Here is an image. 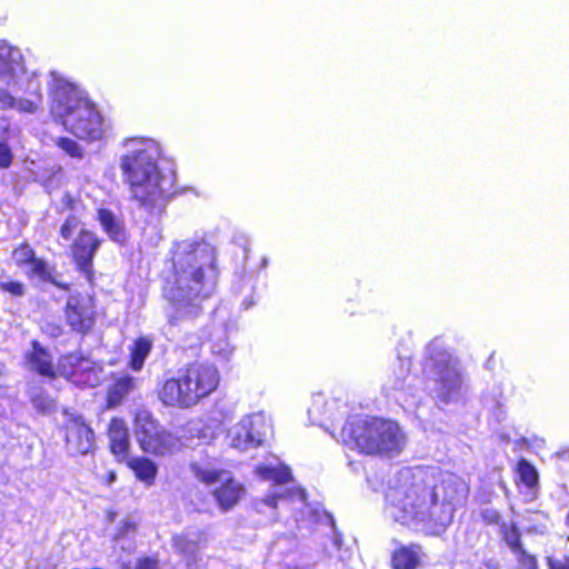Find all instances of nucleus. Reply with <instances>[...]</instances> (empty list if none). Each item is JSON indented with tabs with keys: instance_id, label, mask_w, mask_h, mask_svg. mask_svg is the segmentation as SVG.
Wrapping results in <instances>:
<instances>
[{
	"instance_id": "1",
	"label": "nucleus",
	"mask_w": 569,
	"mask_h": 569,
	"mask_svg": "<svg viewBox=\"0 0 569 569\" xmlns=\"http://www.w3.org/2000/svg\"><path fill=\"white\" fill-rule=\"evenodd\" d=\"M469 487L457 475H435L430 468L405 469L386 493V516L426 535H440L455 510L467 499Z\"/></svg>"
},
{
	"instance_id": "2",
	"label": "nucleus",
	"mask_w": 569,
	"mask_h": 569,
	"mask_svg": "<svg viewBox=\"0 0 569 569\" xmlns=\"http://www.w3.org/2000/svg\"><path fill=\"white\" fill-rule=\"evenodd\" d=\"M214 246L200 238L174 241L163 271L166 316L171 326L192 319L201 301L214 289L217 279Z\"/></svg>"
},
{
	"instance_id": "3",
	"label": "nucleus",
	"mask_w": 569,
	"mask_h": 569,
	"mask_svg": "<svg viewBox=\"0 0 569 569\" xmlns=\"http://www.w3.org/2000/svg\"><path fill=\"white\" fill-rule=\"evenodd\" d=\"M120 158L124 181L132 198L146 210H161L174 193L176 176L172 170H160V144L148 138H131L124 143Z\"/></svg>"
},
{
	"instance_id": "4",
	"label": "nucleus",
	"mask_w": 569,
	"mask_h": 569,
	"mask_svg": "<svg viewBox=\"0 0 569 569\" xmlns=\"http://www.w3.org/2000/svg\"><path fill=\"white\" fill-rule=\"evenodd\" d=\"M51 113L67 131L87 142L101 140L107 124L86 92L56 71L49 73Z\"/></svg>"
},
{
	"instance_id": "5",
	"label": "nucleus",
	"mask_w": 569,
	"mask_h": 569,
	"mask_svg": "<svg viewBox=\"0 0 569 569\" xmlns=\"http://www.w3.org/2000/svg\"><path fill=\"white\" fill-rule=\"evenodd\" d=\"M340 437L347 447L366 455L398 453L405 446L399 426L378 418L352 417L345 423Z\"/></svg>"
},
{
	"instance_id": "6",
	"label": "nucleus",
	"mask_w": 569,
	"mask_h": 569,
	"mask_svg": "<svg viewBox=\"0 0 569 569\" xmlns=\"http://www.w3.org/2000/svg\"><path fill=\"white\" fill-rule=\"evenodd\" d=\"M218 385V370L211 365L196 362L188 366L179 378L167 380L159 397L167 406L189 408L213 392Z\"/></svg>"
},
{
	"instance_id": "7",
	"label": "nucleus",
	"mask_w": 569,
	"mask_h": 569,
	"mask_svg": "<svg viewBox=\"0 0 569 569\" xmlns=\"http://www.w3.org/2000/svg\"><path fill=\"white\" fill-rule=\"evenodd\" d=\"M426 372L433 381V397L442 403L460 400L462 379L457 360L443 348L441 341L433 340L427 347Z\"/></svg>"
},
{
	"instance_id": "8",
	"label": "nucleus",
	"mask_w": 569,
	"mask_h": 569,
	"mask_svg": "<svg viewBox=\"0 0 569 569\" xmlns=\"http://www.w3.org/2000/svg\"><path fill=\"white\" fill-rule=\"evenodd\" d=\"M134 436L141 450L149 455L163 457L179 449V439L159 425L146 409L136 412Z\"/></svg>"
},
{
	"instance_id": "9",
	"label": "nucleus",
	"mask_w": 569,
	"mask_h": 569,
	"mask_svg": "<svg viewBox=\"0 0 569 569\" xmlns=\"http://www.w3.org/2000/svg\"><path fill=\"white\" fill-rule=\"evenodd\" d=\"M21 91L13 96L8 88H0V111L14 110L19 114L34 116L43 108L41 81L37 71H31L28 79H21L20 86H10Z\"/></svg>"
},
{
	"instance_id": "10",
	"label": "nucleus",
	"mask_w": 569,
	"mask_h": 569,
	"mask_svg": "<svg viewBox=\"0 0 569 569\" xmlns=\"http://www.w3.org/2000/svg\"><path fill=\"white\" fill-rule=\"evenodd\" d=\"M192 471L197 479L201 482L212 486L220 483V487L214 489L213 496L221 509L228 510L232 508L244 493V488L241 483L230 477L227 471H218L209 466L192 465Z\"/></svg>"
},
{
	"instance_id": "11",
	"label": "nucleus",
	"mask_w": 569,
	"mask_h": 569,
	"mask_svg": "<svg viewBox=\"0 0 569 569\" xmlns=\"http://www.w3.org/2000/svg\"><path fill=\"white\" fill-rule=\"evenodd\" d=\"M257 473L264 480L274 481L273 490L262 500L263 505L276 508L279 501L284 502L287 500H291L301 503L305 502L306 493L301 488H282V486L291 479V473L288 467L277 461H269L259 465L257 467Z\"/></svg>"
},
{
	"instance_id": "12",
	"label": "nucleus",
	"mask_w": 569,
	"mask_h": 569,
	"mask_svg": "<svg viewBox=\"0 0 569 569\" xmlns=\"http://www.w3.org/2000/svg\"><path fill=\"white\" fill-rule=\"evenodd\" d=\"M268 430L269 423L266 416L256 412L242 417L233 425L229 429L227 438L230 447L239 451H247L260 446Z\"/></svg>"
},
{
	"instance_id": "13",
	"label": "nucleus",
	"mask_w": 569,
	"mask_h": 569,
	"mask_svg": "<svg viewBox=\"0 0 569 569\" xmlns=\"http://www.w3.org/2000/svg\"><path fill=\"white\" fill-rule=\"evenodd\" d=\"M58 372L72 383L83 387H96L103 379L101 365L80 352L61 357L58 362Z\"/></svg>"
},
{
	"instance_id": "14",
	"label": "nucleus",
	"mask_w": 569,
	"mask_h": 569,
	"mask_svg": "<svg viewBox=\"0 0 569 569\" xmlns=\"http://www.w3.org/2000/svg\"><path fill=\"white\" fill-rule=\"evenodd\" d=\"M96 305L89 295L72 293L64 306V319L72 331L87 335L96 325Z\"/></svg>"
},
{
	"instance_id": "15",
	"label": "nucleus",
	"mask_w": 569,
	"mask_h": 569,
	"mask_svg": "<svg viewBox=\"0 0 569 569\" xmlns=\"http://www.w3.org/2000/svg\"><path fill=\"white\" fill-rule=\"evenodd\" d=\"M101 240L98 236L87 229H80L71 244V254L77 270L81 272L89 282L93 279V258L99 250Z\"/></svg>"
},
{
	"instance_id": "16",
	"label": "nucleus",
	"mask_w": 569,
	"mask_h": 569,
	"mask_svg": "<svg viewBox=\"0 0 569 569\" xmlns=\"http://www.w3.org/2000/svg\"><path fill=\"white\" fill-rule=\"evenodd\" d=\"M30 74L21 49L0 40V81L7 86H20L21 79H28Z\"/></svg>"
},
{
	"instance_id": "17",
	"label": "nucleus",
	"mask_w": 569,
	"mask_h": 569,
	"mask_svg": "<svg viewBox=\"0 0 569 569\" xmlns=\"http://www.w3.org/2000/svg\"><path fill=\"white\" fill-rule=\"evenodd\" d=\"M66 447L70 455H87L93 450L94 436L83 418L66 412Z\"/></svg>"
},
{
	"instance_id": "18",
	"label": "nucleus",
	"mask_w": 569,
	"mask_h": 569,
	"mask_svg": "<svg viewBox=\"0 0 569 569\" xmlns=\"http://www.w3.org/2000/svg\"><path fill=\"white\" fill-rule=\"evenodd\" d=\"M417 378L407 375L389 379L383 386L386 395L392 397L407 410L418 408L422 399V390L416 386Z\"/></svg>"
},
{
	"instance_id": "19",
	"label": "nucleus",
	"mask_w": 569,
	"mask_h": 569,
	"mask_svg": "<svg viewBox=\"0 0 569 569\" xmlns=\"http://www.w3.org/2000/svg\"><path fill=\"white\" fill-rule=\"evenodd\" d=\"M341 405L336 399H326L322 395H316L308 409L309 419L312 423L325 426L327 420H339L343 417L345 410L340 411Z\"/></svg>"
},
{
	"instance_id": "20",
	"label": "nucleus",
	"mask_w": 569,
	"mask_h": 569,
	"mask_svg": "<svg viewBox=\"0 0 569 569\" xmlns=\"http://www.w3.org/2000/svg\"><path fill=\"white\" fill-rule=\"evenodd\" d=\"M24 361L30 371L43 377L53 378L58 371L53 366L50 352L37 341H32V348L26 352Z\"/></svg>"
},
{
	"instance_id": "21",
	"label": "nucleus",
	"mask_w": 569,
	"mask_h": 569,
	"mask_svg": "<svg viewBox=\"0 0 569 569\" xmlns=\"http://www.w3.org/2000/svg\"><path fill=\"white\" fill-rule=\"evenodd\" d=\"M203 535L200 531H186L172 538L174 549L183 556L187 565H197Z\"/></svg>"
},
{
	"instance_id": "22",
	"label": "nucleus",
	"mask_w": 569,
	"mask_h": 569,
	"mask_svg": "<svg viewBox=\"0 0 569 569\" xmlns=\"http://www.w3.org/2000/svg\"><path fill=\"white\" fill-rule=\"evenodd\" d=\"M110 448L114 456L124 458L129 449V436L126 422L114 418L109 426Z\"/></svg>"
},
{
	"instance_id": "23",
	"label": "nucleus",
	"mask_w": 569,
	"mask_h": 569,
	"mask_svg": "<svg viewBox=\"0 0 569 569\" xmlns=\"http://www.w3.org/2000/svg\"><path fill=\"white\" fill-rule=\"evenodd\" d=\"M421 561V549L417 545L402 546L392 555L395 569H417Z\"/></svg>"
},
{
	"instance_id": "24",
	"label": "nucleus",
	"mask_w": 569,
	"mask_h": 569,
	"mask_svg": "<svg viewBox=\"0 0 569 569\" xmlns=\"http://www.w3.org/2000/svg\"><path fill=\"white\" fill-rule=\"evenodd\" d=\"M136 388V379L130 376H121L114 379L108 390V403L110 407L118 406Z\"/></svg>"
},
{
	"instance_id": "25",
	"label": "nucleus",
	"mask_w": 569,
	"mask_h": 569,
	"mask_svg": "<svg viewBox=\"0 0 569 569\" xmlns=\"http://www.w3.org/2000/svg\"><path fill=\"white\" fill-rule=\"evenodd\" d=\"M97 218L111 240L117 242H122L124 240L126 236L122 223L113 212L107 209H99Z\"/></svg>"
},
{
	"instance_id": "26",
	"label": "nucleus",
	"mask_w": 569,
	"mask_h": 569,
	"mask_svg": "<svg viewBox=\"0 0 569 569\" xmlns=\"http://www.w3.org/2000/svg\"><path fill=\"white\" fill-rule=\"evenodd\" d=\"M128 465L133 470L136 477L144 482L146 486L153 485L158 472V467L153 461L144 457H138L130 459Z\"/></svg>"
},
{
	"instance_id": "27",
	"label": "nucleus",
	"mask_w": 569,
	"mask_h": 569,
	"mask_svg": "<svg viewBox=\"0 0 569 569\" xmlns=\"http://www.w3.org/2000/svg\"><path fill=\"white\" fill-rule=\"evenodd\" d=\"M152 349V340L148 337L138 338L130 347V367L134 371L142 369L144 360Z\"/></svg>"
},
{
	"instance_id": "28",
	"label": "nucleus",
	"mask_w": 569,
	"mask_h": 569,
	"mask_svg": "<svg viewBox=\"0 0 569 569\" xmlns=\"http://www.w3.org/2000/svg\"><path fill=\"white\" fill-rule=\"evenodd\" d=\"M137 525L132 519H126L120 522L113 540L116 545L122 550H130L132 548V538L136 533Z\"/></svg>"
},
{
	"instance_id": "29",
	"label": "nucleus",
	"mask_w": 569,
	"mask_h": 569,
	"mask_svg": "<svg viewBox=\"0 0 569 569\" xmlns=\"http://www.w3.org/2000/svg\"><path fill=\"white\" fill-rule=\"evenodd\" d=\"M27 266H29V269L26 273L29 277H37L42 281H50L59 288L68 289L67 284L52 279L51 269L44 260L34 257Z\"/></svg>"
},
{
	"instance_id": "30",
	"label": "nucleus",
	"mask_w": 569,
	"mask_h": 569,
	"mask_svg": "<svg viewBox=\"0 0 569 569\" xmlns=\"http://www.w3.org/2000/svg\"><path fill=\"white\" fill-rule=\"evenodd\" d=\"M499 535L512 552L523 548L520 540V531L513 521H502Z\"/></svg>"
},
{
	"instance_id": "31",
	"label": "nucleus",
	"mask_w": 569,
	"mask_h": 569,
	"mask_svg": "<svg viewBox=\"0 0 569 569\" xmlns=\"http://www.w3.org/2000/svg\"><path fill=\"white\" fill-rule=\"evenodd\" d=\"M211 353L222 361H227L233 353V347L224 333L214 337L210 346Z\"/></svg>"
},
{
	"instance_id": "32",
	"label": "nucleus",
	"mask_w": 569,
	"mask_h": 569,
	"mask_svg": "<svg viewBox=\"0 0 569 569\" xmlns=\"http://www.w3.org/2000/svg\"><path fill=\"white\" fill-rule=\"evenodd\" d=\"M518 475L521 482L530 489L538 483V472L536 468L523 459L518 462Z\"/></svg>"
},
{
	"instance_id": "33",
	"label": "nucleus",
	"mask_w": 569,
	"mask_h": 569,
	"mask_svg": "<svg viewBox=\"0 0 569 569\" xmlns=\"http://www.w3.org/2000/svg\"><path fill=\"white\" fill-rule=\"evenodd\" d=\"M9 130V123L6 119L0 118V139H2ZM12 162V152L10 148L0 141V168L6 169Z\"/></svg>"
},
{
	"instance_id": "34",
	"label": "nucleus",
	"mask_w": 569,
	"mask_h": 569,
	"mask_svg": "<svg viewBox=\"0 0 569 569\" xmlns=\"http://www.w3.org/2000/svg\"><path fill=\"white\" fill-rule=\"evenodd\" d=\"M56 144L64 151L68 156L77 159H82L84 151L83 148L73 139L60 137L56 140Z\"/></svg>"
},
{
	"instance_id": "35",
	"label": "nucleus",
	"mask_w": 569,
	"mask_h": 569,
	"mask_svg": "<svg viewBox=\"0 0 569 569\" xmlns=\"http://www.w3.org/2000/svg\"><path fill=\"white\" fill-rule=\"evenodd\" d=\"M516 557L518 569H538L537 559L523 548L512 552Z\"/></svg>"
},
{
	"instance_id": "36",
	"label": "nucleus",
	"mask_w": 569,
	"mask_h": 569,
	"mask_svg": "<svg viewBox=\"0 0 569 569\" xmlns=\"http://www.w3.org/2000/svg\"><path fill=\"white\" fill-rule=\"evenodd\" d=\"M12 258L16 263L21 267L28 264L34 258V252L29 244H22L14 249Z\"/></svg>"
},
{
	"instance_id": "37",
	"label": "nucleus",
	"mask_w": 569,
	"mask_h": 569,
	"mask_svg": "<svg viewBox=\"0 0 569 569\" xmlns=\"http://www.w3.org/2000/svg\"><path fill=\"white\" fill-rule=\"evenodd\" d=\"M0 289L13 297H22L24 295V284L22 282L13 281L10 279H1Z\"/></svg>"
},
{
	"instance_id": "38",
	"label": "nucleus",
	"mask_w": 569,
	"mask_h": 569,
	"mask_svg": "<svg viewBox=\"0 0 569 569\" xmlns=\"http://www.w3.org/2000/svg\"><path fill=\"white\" fill-rule=\"evenodd\" d=\"M79 223L76 217H68L60 228V237L64 240H70L78 230Z\"/></svg>"
},
{
	"instance_id": "39",
	"label": "nucleus",
	"mask_w": 569,
	"mask_h": 569,
	"mask_svg": "<svg viewBox=\"0 0 569 569\" xmlns=\"http://www.w3.org/2000/svg\"><path fill=\"white\" fill-rule=\"evenodd\" d=\"M32 405L36 409L43 413L50 412L54 408L53 400L44 396L32 397Z\"/></svg>"
},
{
	"instance_id": "40",
	"label": "nucleus",
	"mask_w": 569,
	"mask_h": 569,
	"mask_svg": "<svg viewBox=\"0 0 569 569\" xmlns=\"http://www.w3.org/2000/svg\"><path fill=\"white\" fill-rule=\"evenodd\" d=\"M481 517L487 525H497L500 527V523L503 521L499 512L491 508L483 509Z\"/></svg>"
},
{
	"instance_id": "41",
	"label": "nucleus",
	"mask_w": 569,
	"mask_h": 569,
	"mask_svg": "<svg viewBox=\"0 0 569 569\" xmlns=\"http://www.w3.org/2000/svg\"><path fill=\"white\" fill-rule=\"evenodd\" d=\"M325 518L327 520V525H328V530L329 532L328 533H331L332 535V538H331V546L333 549L338 550L341 546V538L340 536L337 535L336 532V528H335V523H333V519L331 516L329 515H325Z\"/></svg>"
},
{
	"instance_id": "42",
	"label": "nucleus",
	"mask_w": 569,
	"mask_h": 569,
	"mask_svg": "<svg viewBox=\"0 0 569 569\" xmlns=\"http://www.w3.org/2000/svg\"><path fill=\"white\" fill-rule=\"evenodd\" d=\"M547 565L549 569H569V557H547Z\"/></svg>"
},
{
	"instance_id": "43",
	"label": "nucleus",
	"mask_w": 569,
	"mask_h": 569,
	"mask_svg": "<svg viewBox=\"0 0 569 569\" xmlns=\"http://www.w3.org/2000/svg\"><path fill=\"white\" fill-rule=\"evenodd\" d=\"M43 331L51 337H59L62 333V327L57 323L48 322L42 327Z\"/></svg>"
},
{
	"instance_id": "44",
	"label": "nucleus",
	"mask_w": 569,
	"mask_h": 569,
	"mask_svg": "<svg viewBox=\"0 0 569 569\" xmlns=\"http://www.w3.org/2000/svg\"><path fill=\"white\" fill-rule=\"evenodd\" d=\"M136 569H159L157 560L152 558L139 559Z\"/></svg>"
},
{
	"instance_id": "45",
	"label": "nucleus",
	"mask_w": 569,
	"mask_h": 569,
	"mask_svg": "<svg viewBox=\"0 0 569 569\" xmlns=\"http://www.w3.org/2000/svg\"><path fill=\"white\" fill-rule=\"evenodd\" d=\"M188 431H189V432H192V433H193V432L199 433V432L201 431V426H200V423H199V422H191V423H189V426H188Z\"/></svg>"
},
{
	"instance_id": "46",
	"label": "nucleus",
	"mask_w": 569,
	"mask_h": 569,
	"mask_svg": "<svg viewBox=\"0 0 569 569\" xmlns=\"http://www.w3.org/2000/svg\"><path fill=\"white\" fill-rule=\"evenodd\" d=\"M406 362L401 361V372L403 373L406 370H405V367H406Z\"/></svg>"
},
{
	"instance_id": "47",
	"label": "nucleus",
	"mask_w": 569,
	"mask_h": 569,
	"mask_svg": "<svg viewBox=\"0 0 569 569\" xmlns=\"http://www.w3.org/2000/svg\"><path fill=\"white\" fill-rule=\"evenodd\" d=\"M568 520H569V512H568Z\"/></svg>"
},
{
	"instance_id": "48",
	"label": "nucleus",
	"mask_w": 569,
	"mask_h": 569,
	"mask_svg": "<svg viewBox=\"0 0 569 569\" xmlns=\"http://www.w3.org/2000/svg\"><path fill=\"white\" fill-rule=\"evenodd\" d=\"M568 541H569V537H568Z\"/></svg>"
}]
</instances>
